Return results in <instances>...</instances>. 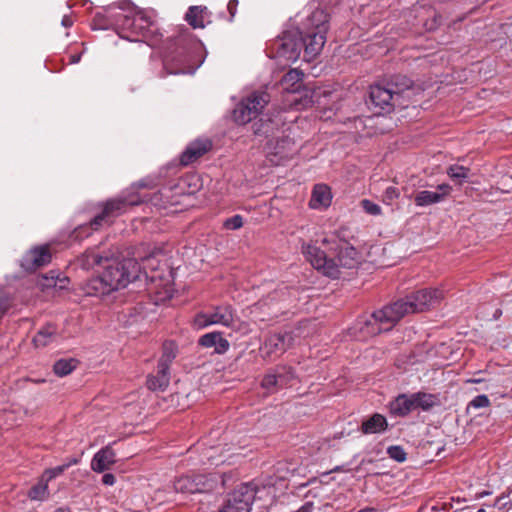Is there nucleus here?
Instances as JSON below:
<instances>
[{
  "label": "nucleus",
  "mask_w": 512,
  "mask_h": 512,
  "mask_svg": "<svg viewBox=\"0 0 512 512\" xmlns=\"http://www.w3.org/2000/svg\"><path fill=\"white\" fill-rule=\"evenodd\" d=\"M212 147L208 139H198L191 142L182 153L180 161L182 165H190L206 154Z\"/></svg>",
  "instance_id": "nucleus-12"
},
{
  "label": "nucleus",
  "mask_w": 512,
  "mask_h": 512,
  "mask_svg": "<svg viewBox=\"0 0 512 512\" xmlns=\"http://www.w3.org/2000/svg\"><path fill=\"white\" fill-rule=\"evenodd\" d=\"M477 512H486V510H485V509H483V508H481V509H479Z\"/></svg>",
  "instance_id": "nucleus-48"
},
{
  "label": "nucleus",
  "mask_w": 512,
  "mask_h": 512,
  "mask_svg": "<svg viewBox=\"0 0 512 512\" xmlns=\"http://www.w3.org/2000/svg\"><path fill=\"white\" fill-rule=\"evenodd\" d=\"M358 512H377V510L374 508L368 507V508H364Z\"/></svg>",
  "instance_id": "nucleus-46"
},
{
  "label": "nucleus",
  "mask_w": 512,
  "mask_h": 512,
  "mask_svg": "<svg viewBox=\"0 0 512 512\" xmlns=\"http://www.w3.org/2000/svg\"><path fill=\"white\" fill-rule=\"evenodd\" d=\"M302 252L311 265L322 274L338 278L344 270L354 269L360 263L359 253L347 244L339 245L323 237L320 242L303 244Z\"/></svg>",
  "instance_id": "nucleus-1"
},
{
  "label": "nucleus",
  "mask_w": 512,
  "mask_h": 512,
  "mask_svg": "<svg viewBox=\"0 0 512 512\" xmlns=\"http://www.w3.org/2000/svg\"><path fill=\"white\" fill-rule=\"evenodd\" d=\"M389 408L391 413L396 416H405L409 414L411 411L415 410L412 394L399 395L390 403Z\"/></svg>",
  "instance_id": "nucleus-19"
},
{
  "label": "nucleus",
  "mask_w": 512,
  "mask_h": 512,
  "mask_svg": "<svg viewBox=\"0 0 512 512\" xmlns=\"http://www.w3.org/2000/svg\"><path fill=\"white\" fill-rule=\"evenodd\" d=\"M287 39L286 31H283L281 35L277 36L270 44L269 55L271 58H282L287 54Z\"/></svg>",
  "instance_id": "nucleus-22"
},
{
  "label": "nucleus",
  "mask_w": 512,
  "mask_h": 512,
  "mask_svg": "<svg viewBox=\"0 0 512 512\" xmlns=\"http://www.w3.org/2000/svg\"><path fill=\"white\" fill-rule=\"evenodd\" d=\"M361 206L365 210V212H367L368 214H371V215H380L381 214V207L368 199L362 200Z\"/></svg>",
  "instance_id": "nucleus-36"
},
{
  "label": "nucleus",
  "mask_w": 512,
  "mask_h": 512,
  "mask_svg": "<svg viewBox=\"0 0 512 512\" xmlns=\"http://www.w3.org/2000/svg\"><path fill=\"white\" fill-rule=\"evenodd\" d=\"M169 369L158 367L156 376H149L147 379V387L152 391H164L170 382Z\"/></svg>",
  "instance_id": "nucleus-20"
},
{
  "label": "nucleus",
  "mask_w": 512,
  "mask_h": 512,
  "mask_svg": "<svg viewBox=\"0 0 512 512\" xmlns=\"http://www.w3.org/2000/svg\"><path fill=\"white\" fill-rule=\"evenodd\" d=\"M387 453L390 456V458L398 462H403L406 460V452L400 446H390L387 449Z\"/></svg>",
  "instance_id": "nucleus-34"
},
{
  "label": "nucleus",
  "mask_w": 512,
  "mask_h": 512,
  "mask_svg": "<svg viewBox=\"0 0 512 512\" xmlns=\"http://www.w3.org/2000/svg\"><path fill=\"white\" fill-rule=\"evenodd\" d=\"M442 293L436 288H425L412 293L405 300L393 303L397 312L396 316L403 318L405 315L425 311L442 299Z\"/></svg>",
  "instance_id": "nucleus-4"
},
{
  "label": "nucleus",
  "mask_w": 512,
  "mask_h": 512,
  "mask_svg": "<svg viewBox=\"0 0 512 512\" xmlns=\"http://www.w3.org/2000/svg\"><path fill=\"white\" fill-rule=\"evenodd\" d=\"M62 24L66 27L70 26L72 24V22L68 19V18H64L62 20Z\"/></svg>",
  "instance_id": "nucleus-45"
},
{
  "label": "nucleus",
  "mask_w": 512,
  "mask_h": 512,
  "mask_svg": "<svg viewBox=\"0 0 512 512\" xmlns=\"http://www.w3.org/2000/svg\"><path fill=\"white\" fill-rule=\"evenodd\" d=\"M51 260V254L48 246L37 247L31 249L23 257L21 266L25 270H35L46 265Z\"/></svg>",
  "instance_id": "nucleus-11"
},
{
  "label": "nucleus",
  "mask_w": 512,
  "mask_h": 512,
  "mask_svg": "<svg viewBox=\"0 0 512 512\" xmlns=\"http://www.w3.org/2000/svg\"><path fill=\"white\" fill-rule=\"evenodd\" d=\"M332 202V192L328 185L319 183L313 187L309 206L316 210H326Z\"/></svg>",
  "instance_id": "nucleus-14"
},
{
  "label": "nucleus",
  "mask_w": 512,
  "mask_h": 512,
  "mask_svg": "<svg viewBox=\"0 0 512 512\" xmlns=\"http://www.w3.org/2000/svg\"><path fill=\"white\" fill-rule=\"evenodd\" d=\"M153 260L151 256L144 258L142 266L135 259L112 261L100 275L87 280L81 288L89 296H102L125 288L138 279L142 272L147 275V269L154 268Z\"/></svg>",
  "instance_id": "nucleus-2"
},
{
  "label": "nucleus",
  "mask_w": 512,
  "mask_h": 512,
  "mask_svg": "<svg viewBox=\"0 0 512 512\" xmlns=\"http://www.w3.org/2000/svg\"><path fill=\"white\" fill-rule=\"evenodd\" d=\"M84 259H85V265L87 267H91L93 265H98V264H101L102 261H103V258L102 256H100L99 254L91 251V252H87L85 255H84Z\"/></svg>",
  "instance_id": "nucleus-37"
},
{
  "label": "nucleus",
  "mask_w": 512,
  "mask_h": 512,
  "mask_svg": "<svg viewBox=\"0 0 512 512\" xmlns=\"http://www.w3.org/2000/svg\"><path fill=\"white\" fill-rule=\"evenodd\" d=\"M371 102L381 109H385L392 106V102L397 98L394 94V89L387 83L386 86L375 85L370 89Z\"/></svg>",
  "instance_id": "nucleus-13"
},
{
  "label": "nucleus",
  "mask_w": 512,
  "mask_h": 512,
  "mask_svg": "<svg viewBox=\"0 0 512 512\" xmlns=\"http://www.w3.org/2000/svg\"><path fill=\"white\" fill-rule=\"evenodd\" d=\"M511 179H512V175H511Z\"/></svg>",
  "instance_id": "nucleus-51"
},
{
  "label": "nucleus",
  "mask_w": 512,
  "mask_h": 512,
  "mask_svg": "<svg viewBox=\"0 0 512 512\" xmlns=\"http://www.w3.org/2000/svg\"><path fill=\"white\" fill-rule=\"evenodd\" d=\"M389 86L394 89V94L396 98L403 93L405 90L409 89L412 86V82L405 76H395L388 82Z\"/></svg>",
  "instance_id": "nucleus-30"
},
{
  "label": "nucleus",
  "mask_w": 512,
  "mask_h": 512,
  "mask_svg": "<svg viewBox=\"0 0 512 512\" xmlns=\"http://www.w3.org/2000/svg\"><path fill=\"white\" fill-rule=\"evenodd\" d=\"M399 192L395 187H388L385 191V198L389 201H392L398 198Z\"/></svg>",
  "instance_id": "nucleus-40"
},
{
  "label": "nucleus",
  "mask_w": 512,
  "mask_h": 512,
  "mask_svg": "<svg viewBox=\"0 0 512 512\" xmlns=\"http://www.w3.org/2000/svg\"><path fill=\"white\" fill-rule=\"evenodd\" d=\"M195 479H197L196 484H198L199 492H206L213 490L217 485V480L213 478H208L205 475H194Z\"/></svg>",
  "instance_id": "nucleus-32"
},
{
  "label": "nucleus",
  "mask_w": 512,
  "mask_h": 512,
  "mask_svg": "<svg viewBox=\"0 0 512 512\" xmlns=\"http://www.w3.org/2000/svg\"><path fill=\"white\" fill-rule=\"evenodd\" d=\"M175 357L176 345L173 342H166L163 345V353L159 360L158 367L169 369V365Z\"/></svg>",
  "instance_id": "nucleus-27"
},
{
  "label": "nucleus",
  "mask_w": 512,
  "mask_h": 512,
  "mask_svg": "<svg viewBox=\"0 0 512 512\" xmlns=\"http://www.w3.org/2000/svg\"><path fill=\"white\" fill-rule=\"evenodd\" d=\"M203 10L197 6H192L186 13L185 19L193 28H203Z\"/></svg>",
  "instance_id": "nucleus-29"
},
{
  "label": "nucleus",
  "mask_w": 512,
  "mask_h": 512,
  "mask_svg": "<svg viewBox=\"0 0 512 512\" xmlns=\"http://www.w3.org/2000/svg\"><path fill=\"white\" fill-rule=\"evenodd\" d=\"M255 493V485L251 483L241 484L229 495L219 512H250Z\"/></svg>",
  "instance_id": "nucleus-7"
},
{
  "label": "nucleus",
  "mask_w": 512,
  "mask_h": 512,
  "mask_svg": "<svg viewBox=\"0 0 512 512\" xmlns=\"http://www.w3.org/2000/svg\"><path fill=\"white\" fill-rule=\"evenodd\" d=\"M303 75V72L298 68H290V82L295 81L290 85V107H294L297 110L307 108L313 103L314 92L301 83L297 84Z\"/></svg>",
  "instance_id": "nucleus-8"
},
{
  "label": "nucleus",
  "mask_w": 512,
  "mask_h": 512,
  "mask_svg": "<svg viewBox=\"0 0 512 512\" xmlns=\"http://www.w3.org/2000/svg\"><path fill=\"white\" fill-rule=\"evenodd\" d=\"M412 398L415 409L421 408L423 410H428L437 403V398L434 395L424 392L414 393L412 394Z\"/></svg>",
  "instance_id": "nucleus-25"
},
{
  "label": "nucleus",
  "mask_w": 512,
  "mask_h": 512,
  "mask_svg": "<svg viewBox=\"0 0 512 512\" xmlns=\"http://www.w3.org/2000/svg\"><path fill=\"white\" fill-rule=\"evenodd\" d=\"M48 481L42 476L35 486L31 488L28 496L32 500H40L43 501L48 498Z\"/></svg>",
  "instance_id": "nucleus-26"
},
{
  "label": "nucleus",
  "mask_w": 512,
  "mask_h": 512,
  "mask_svg": "<svg viewBox=\"0 0 512 512\" xmlns=\"http://www.w3.org/2000/svg\"><path fill=\"white\" fill-rule=\"evenodd\" d=\"M196 481L197 479L194 476H182L175 481L174 488L177 492L198 493L199 488Z\"/></svg>",
  "instance_id": "nucleus-23"
},
{
  "label": "nucleus",
  "mask_w": 512,
  "mask_h": 512,
  "mask_svg": "<svg viewBox=\"0 0 512 512\" xmlns=\"http://www.w3.org/2000/svg\"><path fill=\"white\" fill-rule=\"evenodd\" d=\"M234 314L229 306L216 307L212 313H199L193 320V325L197 329L205 328L209 325L220 324L230 326L233 323Z\"/></svg>",
  "instance_id": "nucleus-10"
},
{
  "label": "nucleus",
  "mask_w": 512,
  "mask_h": 512,
  "mask_svg": "<svg viewBox=\"0 0 512 512\" xmlns=\"http://www.w3.org/2000/svg\"><path fill=\"white\" fill-rule=\"evenodd\" d=\"M158 294L162 295L161 299H166L172 297L173 288L169 284H165L164 291H157Z\"/></svg>",
  "instance_id": "nucleus-41"
},
{
  "label": "nucleus",
  "mask_w": 512,
  "mask_h": 512,
  "mask_svg": "<svg viewBox=\"0 0 512 512\" xmlns=\"http://www.w3.org/2000/svg\"><path fill=\"white\" fill-rule=\"evenodd\" d=\"M396 315L397 312L393 304L374 312L362 323L359 330L361 336L366 338L390 330L400 320L399 316Z\"/></svg>",
  "instance_id": "nucleus-5"
},
{
  "label": "nucleus",
  "mask_w": 512,
  "mask_h": 512,
  "mask_svg": "<svg viewBox=\"0 0 512 512\" xmlns=\"http://www.w3.org/2000/svg\"><path fill=\"white\" fill-rule=\"evenodd\" d=\"M79 61V58L74 57V62Z\"/></svg>",
  "instance_id": "nucleus-50"
},
{
  "label": "nucleus",
  "mask_w": 512,
  "mask_h": 512,
  "mask_svg": "<svg viewBox=\"0 0 512 512\" xmlns=\"http://www.w3.org/2000/svg\"><path fill=\"white\" fill-rule=\"evenodd\" d=\"M224 227L229 230H237L243 226V218L241 215H234L223 223Z\"/></svg>",
  "instance_id": "nucleus-35"
},
{
  "label": "nucleus",
  "mask_w": 512,
  "mask_h": 512,
  "mask_svg": "<svg viewBox=\"0 0 512 512\" xmlns=\"http://www.w3.org/2000/svg\"><path fill=\"white\" fill-rule=\"evenodd\" d=\"M76 365L77 361L74 359H61L54 364L53 370L56 375L63 377L70 374L76 368Z\"/></svg>",
  "instance_id": "nucleus-28"
},
{
  "label": "nucleus",
  "mask_w": 512,
  "mask_h": 512,
  "mask_svg": "<svg viewBox=\"0 0 512 512\" xmlns=\"http://www.w3.org/2000/svg\"><path fill=\"white\" fill-rule=\"evenodd\" d=\"M102 483L104 485L112 486L115 483V476L111 473H106L102 477Z\"/></svg>",
  "instance_id": "nucleus-42"
},
{
  "label": "nucleus",
  "mask_w": 512,
  "mask_h": 512,
  "mask_svg": "<svg viewBox=\"0 0 512 512\" xmlns=\"http://www.w3.org/2000/svg\"><path fill=\"white\" fill-rule=\"evenodd\" d=\"M199 344L205 348L214 347L218 354H223L229 349V342L219 332H211L201 336Z\"/></svg>",
  "instance_id": "nucleus-17"
},
{
  "label": "nucleus",
  "mask_w": 512,
  "mask_h": 512,
  "mask_svg": "<svg viewBox=\"0 0 512 512\" xmlns=\"http://www.w3.org/2000/svg\"><path fill=\"white\" fill-rule=\"evenodd\" d=\"M328 15L316 9L308 18L305 34L300 30L290 33V60L296 61L304 47L305 61L313 60L321 52L326 42Z\"/></svg>",
  "instance_id": "nucleus-3"
},
{
  "label": "nucleus",
  "mask_w": 512,
  "mask_h": 512,
  "mask_svg": "<svg viewBox=\"0 0 512 512\" xmlns=\"http://www.w3.org/2000/svg\"><path fill=\"white\" fill-rule=\"evenodd\" d=\"M132 26L136 33L147 37L149 33L153 32L154 22L145 11L137 10L133 17Z\"/></svg>",
  "instance_id": "nucleus-18"
},
{
  "label": "nucleus",
  "mask_w": 512,
  "mask_h": 512,
  "mask_svg": "<svg viewBox=\"0 0 512 512\" xmlns=\"http://www.w3.org/2000/svg\"><path fill=\"white\" fill-rule=\"evenodd\" d=\"M238 1L237 0H230L228 3V10L232 17H234L237 9Z\"/></svg>",
  "instance_id": "nucleus-43"
},
{
  "label": "nucleus",
  "mask_w": 512,
  "mask_h": 512,
  "mask_svg": "<svg viewBox=\"0 0 512 512\" xmlns=\"http://www.w3.org/2000/svg\"><path fill=\"white\" fill-rule=\"evenodd\" d=\"M55 334L56 329L53 326L48 325L38 331L33 338V342L36 347H44L54 340Z\"/></svg>",
  "instance_id": "nucleus-24"
},
{
  "label": "nucleus",
  "mask_w": 512,
  "mask_h": 512,
  "mask_svg": "<svg viewBox=\"0 0 512 512\" xmlns=\"http://www.w3.org/2000/svg\"><path fill=\"white\" fill-rule=\"evenodd\" d=\"M8 309V303L4 299H0V316H2Z\"/></svg>",
  "instance_id": "nucleus-44"
},
{
  "label": "nucleus",
  "mask_w": 512,
  "mask_h": 512,
  "mask_svg": "<svg viewBox=\"0 0 512 512\" xmlns=\"http://www.w3.org/2000/svg\"><path fill=\"white\" fill-rule=\"evenodd\" d=\"M268 101L269 98L266 93H252L234 109L233 118L235 122L241 125L249 123L260 114Z\"/></svg>",
  "instance_id": "nucleus-6"
},
{
  "label": "nucleus",
  "mask_w": 512,
  "mask_h": 512,
  "mask_svg": "<svg viewBox=\"0 0 512 512\" xmlns=\"http://www.w3.org/2000/svg\"><path fill=\"white\" fill-rule=\"evenodd\" d=\"M450 191L451 187L448 184H441L437 187V191H419L414 200L417 206L424 207L442 201Z\"/></svg>",
  "instance_id": "nucleus-15"
},
{
  "label": "nucleus",
  "mask_w": 512,
  "mask_h": 512,
  "mask_svg": "<svg viewBox=\"0 0 512 512\" xmlns=\"http://www.w3.org/2000/svg\"><path fill=\"white\" fill-rule=\"evenodd\" d=\"M278 377L276 375H267L262 381V386L266 389H270L277 385Z\"/></svg>",
  "instance_id": "nucleus-39"
},
{
  "label": "nucleus",
  "mask_w": 512,
  "mask_h": 512,
  "mask_svg": "<svg viewBox=\"0 0 512 512\" xmlns=\"http://www.w3.org/2000/svg\"><path fill=\"white\" fill-rule=\"evenodd\" d=\"M138 201H127L126 199H112L105 203L100 214L96 215L91 221V227L97 230L100 226L112 223V220L124 213L128 206L136 205Z\"/></svg>",
  "instance_id": "nucleus-9"
},
{
  "label": "nucleus",
  "mask_w": 512,
  "mask_h": 512,
  "mask_svg": "<svg viewBox=\"0 0 512 512\" xmlns=\"http://www.w3.org/2000/svg\"><path fill=\"white\" fill-rule=\"evenodd\" d=\"M77 463H78V460L74 458V459L70 460L68 463L45 470V472L43 473L42 476L49 482L53 478L61 475L71 465H75Z\"/></svg>",
  "instance_id": "nucleus-31"
},
{
  "label": "nucleus",
  "mask_w": 512,
  "mask_h": 512,
  "mask_svg": "<svg viewBox=\"0 0 512 512\" xmlns=\"http://www.w3.org/2000/svg\"><path fill=\"white\" fill-rule=\"evenodd\" d=\"M489 404H490V400L486 395H479V396L475 397L469 403V407L476 408V409L484 408V407H488Z\"/></svg>",
  "instance_id": "nucleus-38"
},
{
  "label": "nucleus",
  "mask_w": 512,
  "mask_h": 512,
  "mask_svg": "<svg viewBox=\"0 0 512 512\" xmlns=\"http://www.w3.org/2000/svg\"><path fill=\"white\" fill-rule=\"evenodd\" d=\"M79 61V58L74 57V62Z\"/></svg>",
  "instance_id": "nucleus-49"
},
{
  "label": "nucleus",
  "mask_w": 512,
  "mask_h": 512,
  "mask_svg": "<svg viewBox=\"0 0 512 512\" xmlns=\"http://www.w3.org/2000/svg\"><path fill=\"white\" fill-rule=\"evenodd\" d=\"M387 422L384 416L380 414H374L368 420L362 424V432L365 434L379 433L385 430Z\"/></svg>",
  "instance_id": "nucleus-21"
},
{
  "label": "nucleus",
  "mask_w": 512,
  "mask_h": 512,
  "mask_svg": "<svg viewBox=\"0 0 512 512\" xmlns=\"http://www.w3.org/2000/svg\"><path fill=\"white\" fill-rule=\"evenodd\" d=\"M116 461V454L110 446H106L99 450L91 461V469L101 473L109 470Z\"/></svg>",
  "instance_id": "nucleus-16"
},
{
  "label": "nucleus",
  "mask_w": 512,
  "mask_h": 512,
  "mask_svg": "<svg viewBox=\"0 0 512 512\" xmlns=\"http://www.w3.org/2000/svg\"><path fill=\"white\" fill-rule=\"evenodd\" d=\"M56 512H71V511L67 510V509L60 508V509L56 510Z\"/></svg>",
  "instance_id": "nucleus-47"
},
{
  "label": "nucleus",
  "mask_w": 512,
  "mask_h": 512,
  "mask_svg": "<svg viewBox=\"0 0 512 512\" xmlns=\"http://www.w3.org/2000/svg\"><path fill=\"white\" fill-rule=\"evenodd\" d=\"M447 174L453 180H464L469 176V169L464 166L452 165L448 168Z\"/></svg>",
  "instance_id": "nucleus-33"
}]
</instances>
